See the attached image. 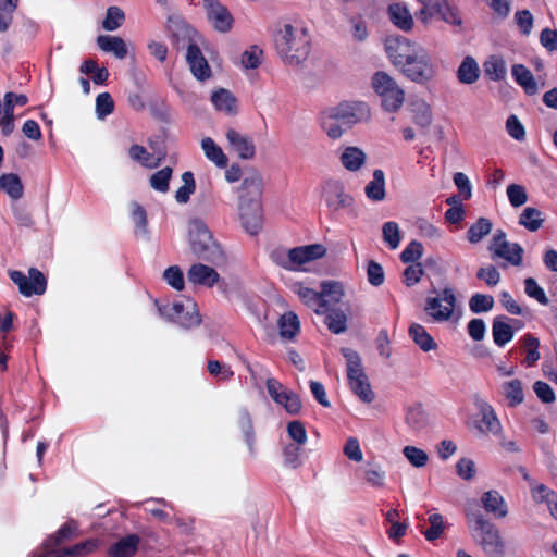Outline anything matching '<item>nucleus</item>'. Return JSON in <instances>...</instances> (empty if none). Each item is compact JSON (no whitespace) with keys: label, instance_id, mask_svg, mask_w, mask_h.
<instances>
[{"label":"nucleus","instance_id":"nucleus-1","mask_svg":"<svg viewBox=\"0 0 557 557\" xmlns=\"http://www.w3.org/2000/svg\"><path fill=\"white\" fill-rule=\"evenodd\" d=\"M262 177L258 172H249L239 189L237 218L244 231L256 235L262 227Z\"/></svg>","mask_w":557,"mask_h":557},{"label":"nucleus","instance_id":"nucleus-2","mask_svg":"<svg viewBox=\"0 0 557 557\" xmlns=\"http://www.w3.org/2000/svg\"><path fill=\"white\" fill-rule=\"evenodd\" d=\"M311 38L301 24H284L275 38L276 50L286 64L299 65L310 53Z\"/></svg>","mask_w":557,"mask_h":557},{"label":"nucleus","instance_id":"nucleus-3","mask_svg":"<svg viewBox=\"0 0 557 557\" xmlns=\"http://www.w3.org/2000/svg\"><path fill=\"white\" fill-rule=\"evenodd\" d=\"M168 28L178 40H188L186 61L193 76L199 82L209 81L212 76L211 67L198 47L199 36L196 30L185 23L180 16H171Z\"/></svg>","mask_w":557,"mask_h":557},{"label":"nucleus","instance_id":"nucleus-4","mask_svg":"<svg viewBox=\"0 0 557 557\" xmlns=\"http://www.w3.org/2000/svg\"><path fill=\"white\" fill-rule=\"evenodd\" d=\"M467 523L473 541L487 557H506V541L495 524L481 513L468 515Z\"/></svg>","mask_w":557,"mask_h":557},{"label":"nucleus","instance_id":"nucleus-5","mask_svg":"<svg viewBox=\"0 0 557 557\" xmlns=\"http://www.w3.org/2000/svg\"><path fill=\"white\" fill-rule=\"evenodd\" d=\"M423 312L433 323H457L461 318L456 294L450 287L426 297Z\"/></svg>","mask_w":557,"mask_h":557},{"label":"nucleus","instance_id":"nucleus-6","mask_svg":"<svg viewBox=\"0 0 557 557\" xmlns=\"http://www.w3.org/2000/svg\"><path fill=\"white\" fill-rule=\"evenodd\" d=\"M189 246L193 252L199 258L211 262H218L223 259V250L220 244L213 238L207 224L195 219L188 225Z\"/></svg>","mask_w":557,"mask_h":557},{"label":"nucleus","instance_id":"nucleus-7","mask_svg":"<svg viewBox=\"0 0 557 557\" xmlns=\"http://www.w3.org/2000/svg\"><path fill=\"white\" fill-rule=\"evenodd\" d=\"M371 87L381 98V106L386 112L395 113L405 102V91L388 73L380 71L371 78Z\"/></svg>","mask_w":557,"mask_h":557},{"label":"nucleus","instance_id":"nucleus-8","mask_svg":"<svg viewBox=\"0 0 557 557\" xmlns=\"http://www.w3.org/2000/svg\"><path fill=\"white\" fill-rule=\"evenodd\" d=\"M471 399L476 412L473 420L474 430L481 435L499 436L503 426L492 404L479 393L473 394Z\"/></svg>","mask_w":557,"mask_h":557},{"label":"nucleus","instance_id":"nucleus-9","mask_svg":"<svg viewBox=\"0 0 557 557\" xmlns=\"http://www.w3.org/2000/svg\"><path fill=\"white\" fill-rule=\"evenodd\" d=\"M409 81L426 85L431 83L436 75V66L428 52L421 46L417 52L399 70Z\"/></svg>","mask_w":557,"mask_h":557},{"label":"nucleus","instance_id":"nucleus-10","mask_svg":"<svg viewBox=\"0 0 557 557\" xmlns=\"http://www.w3.org/2000/svg\"><path fill=\"white\" fill-rule=\"evenodd\" d=\"M156 305L161 317L184 327L197 326L201 322L197 304L190 298H184L172 304L156 301Z\"/></svg>","mask_w":557,"mask_h":557},{"label":"nucleus","instance_id":"nucleus-11","mask_svg":"<svg viewBox=\"0 0 557 557\" xmlns=\"http://www.w3.org/2000/svg\"><path fill=\"white\" fill-rule=\"evenodd\" d=\"M318 191L321 200L331 212H338L354 205V197L346 190L344 183L339 180L330 178L324 181Z\"/></svg>","mask_w":557,"mask_h":557},{"label":"nucleus","instance_id":"nucleus-12","mask_svg":"<svg viewBox=\"0 0 557 557\" xmlns=\"http://www.w3.org/2000/svg\"><path fill=\"white\" fill-rule=\"evenodd\" d=\"M326 249L323 245L313 244L288 250L282 264L293 271H307L312 262L324 257Z\"/></svg>","mask_w":557,"mask_h":557},{"label":"nucleus","instance_id":"nucleus-13","mask_svg":"<svg viewBox=\"0 0 557 557\" xmlns=\"http://www.w3.org/2000/svg\"><path fill=\"white\" fill-rule=\"evenodd\" d=\"M421 46L416 40L400 35H391L384 40V50L388 60L399 70Z\"/></svg>","mask_w":557,"mask_h":557},{"label":"nucleus","instance_id":"nucleus-14","mask_svg":"<svg viewBox=\"0 0 557 557\" xmlns=\"http://www.w3.org/2000/svg\"><path fill=\"white\" fill-rule=\"evenodd\" d=\"M330 108L348 129L359 123L368 122L371 119V108L364 101L344 100L334 106H330Z\"/></svg>","mask_w":557,"mask_h":557},{"label":"nucleus","instance_id":"nucleus-15","mask_svg":"<svg viewBox=\"0 0 557 557\" xmlns=\"http://www.w3.org/2000/svg\"><path fill=\"white\" fill-rule=\"evenodd\" d=\"M265 387L272 400L289 414H298L302 408L299 396L277 380L269 377Z\"/></svg>","mask_w":557,"mask_h":557},{"label":"nucleus","instance_id":"nucleus-16","mask_svg":"<svg viewBox=\"0 0 557 557\" xmlns=\"http://www.w3.org/2000/svg\"><path fill=\"white\" fill-rule=\"evenodd\" d=\"M206 17L210 26L218 33H230L235 24L231 11L216 0H203Z\"/></svg>","mask_w":557,"mask_h":557},{"label":"nucleus","instance_id":"nucleus-17","mask_svg":"<svg viewBox=\"0 0 557 557\" xmlns=\"http://www.w3.org/2000/svg\"><path fill=\"white\" fill-rule=\"evenodd\" d=\"M420 9L416 15L423 26H429L435 17L453 23L454 14L447 0H417Z\"/></svg>","mask_w":557,"mask_h":557},{"label":"nucleus","instance_id":"nucleus-18","mask_svg":"<svg viewBox=\"0 0 557 557\" xmlns=\"http://www.w3.org/2000/svg\"><path fill=\"white\" fill-rule=\"evenodd\" d=\"M388 22L398 30L410 33L414 28V14L404 0L391 1L385 11Z\"/></svg>","mask_w":557,"mask_h":557},{"label":"nucleus","instance_id":"nucleus-19","mask_svg":"<svg viewBox=\"0 0 557 557\" xmlns=\"http://www.w3.org/2000/svg\"><path fill=\"white\" fill-rule=\"evenodd\" d=\"M10 277L18 286L21 294L26 297L41 295L46 290V278L36 269H30L27 276L20 271H12Z\"/></svg>","mask_w":557,"mask_h":557},{"label":"nucleus","instance_id":"nucleus-20","mask_svg":"<svg viewBox=\"0 0 557 557\" xmlns=\"http://www.w3.org/2000/svg\"><path fill=\"white\" fill-rule=\"evenodd\" d=\"M490 250L495 257L502 258L512 265H520L522 262V247L507 242L505 233L500 231L494 234Z\"/></svg>","mask_w":557,"mask_h":557},{"label":"nucleus","instance_id":"nucleus-21","mask_svg":"<svg viewBox=\"0 0 557 557\" xmlns=\"http://www.w3.org/2000/svg\"><path fill=\"white\" fill-rule=\"evenodd\" d=\"M318 124L323 134L332 141L339 140L348 131L334 111L326 107L318 115Z\"/></svg>","mask_w":557,"mask_h":557},{"label":"nucleus","instance_id":"nucleus-22","mask_svg":"<svg viewBox=\"0 0 557 557\" xmlns=\"http://www.w3.org/2000/svg\"><path fill=\"white\" fill-rule=\"evenodd\" d=\"M511 74L515 82L528 95H535L544 87V83L541 81V78L539 77L535 79L530 70L522 64L513 65L511 69Z\"/></svg>","mask_w":557,"mask_h":557},{"label":"nucleus","instance_id":"nucleus-23","mask_svg":"<svg viewBox=\"0 0 557 557\" xmlns=\"http://www.w3.org/2000/svg\"><path fill=\"white\" fill-rule=\"evenodd\" d=\"M225 136L231 149H233L240 159L247 160L253 158L256 148L250 137L235 129H228Z\"/></svg>","mask_w":557,"mask_h":557},{"label":"nucleus","instance_id":"nucleus-24","mask_svg":"<svg viewBox=\"0 0 557 557\" xmlns=\"http://www.w3.org/2000/svg\"><path fill=\"white\" fill-rule=\"evenodd\" d=\"M187 278L193 284L212 287L219 282L220 275L213 268L196 263L189 268Z\"/></svg>","mask_w":557,"mask_h":557},{"label":"nucleus","instance_id":"nucleus-25","mask_svg":"<svg viewBox=\"0 0 557 557\" xmlns=\"http://www.w3.org/2000/svg\"><path fill=\"white\" fill-rule=\"evenodd\" d=\"M364 194L372 202H382L386 198V178L385 173L381 169H376L372 173V178L364 186Z\"/></svg>","mask_w":557,"mask_h":557},{"label":"nucleus","instance_id":"nucleus-26","mask_svg":"<svg viewBox=\"0 0 557 557\" xmlns=\"http://www.w3.org/2000/svg\"><path fill=\"white\" fill-rule=\"evenodd\" d=\"M294 292L298 295L300 300L311 308L317 314H324L326 309L324 308V300L321 297V293L310 288L302 283H296L294 285Z\"/></svg>","mask_w":557,"mask_h":557},{"label":"nucleus","instance_id":"nucleus-27","mask_svg":"<svg viewBox=\"0 0 557 557\" xmlns=\"http://www.w3.org/2000/svg\"><path fill=\"white\" fill-rule=\"evenodd\" d=\"M366 484L373 488H384L387 482V472L379 461H368L362 471Z\"/></svg>","mask_w":557,"mask_h":557},{"label":"nucleus","instance_id":"nucleus-28","mask_svg":"<svg viewBox=\"0 0 557 557\" xmlns=\"http://www.w3.org/2000/svg\"><path fill=\"white\" fill-rule=\"evenodd\" d=\"M97 45L100 50L112 53L116 59L123 60L127 57V44L119 36L100 35L97 37Z\"/></svg>","mask_w":557,"mask_h":557},{"label":"nucleus","instance_id":"nucleus-29","mask_svg":"<svg viewBox=\"0 0 557 557\" xmlns=\"http://www.w3.org/2000/svg\"><path fill=\"white\" fill-rule=\"evenodd\" d=\"M342 165L349 172H357L367 162V153L359 147H345L339 157Z\"/></svg>","mask_w":557,"mask_h":557},{"label":"nucleus","instance_id":"nucleus-30","mask_svg":"<svg viewBox=\"0 0 557 557\" xmlns=\"http://www.w3.org/2000/svg\"><path fill=\"white\" fill-rule=\"evenodd\" d=\"M139 545V537L135 534L126 535L112 543L108 549L109 557H133Z\"/></svg>","mask_w":557,"mask_h":557},{"label":"nucleus","instance_id":"nucleus-31","mask_svg":"<svg viewBox=\"0 0 557 557\" xmlns=\"http://www.w3.org/2000/svg\"><path fill=\"white\" fill-rule=\"evenodd\" d=\"M200 147L207 160L213 163L216 168L225 169L227 166V156L211 137H202L200 140Z\"/></svg>","mask_w":557,"mask_h":557},{"label":"nucleus","instance_id":"nucleus-32","mask_svg":"<svg viewBox=\"0 0 557 557\" xmlns=\"http://www.w3.org/2000/svg\"><path fill=\"white\" fill-rule=\"evenodd\" d=\"M211 103L216 111L225 115H234L237 112V100L226 89L214 90L211 94Z\"/></svg>","mask_w":557,"mask_h":557},{"label":"nucleus","instance_id":"nucleus-33","mask_svg":"<svg viewBox=\"0 0 557 557\" xmlns=\"http://www.w3.org/2000/svg\"><path fill=\"white\" fill-rule=\"evenodd\" d=\"M408 332L410 338L422 351L429 352L437 349V343L423 325L412 323Z\"/></svg>","mask_w":557,"mask_h":557},{"label":"nucleus","instance_id":"nucleus-34","mask_svg":"<svg viewBox=\"0 0 557 557\" xmlns=\"http://www.w3.org/2000/svg\"><path fill=\"white\" fill-rule=\"evenodd\" d=\"M263 61V50L258 46L246 48L235 61V65L242 71L257 70Z\"/></svg>","mask_w":557,"mask_h":557},{"label":"nucleus","instance_id":"nucleus-35","mask_svg":"<svg viewBox=\"0 0 557 557\" xmlns=\"http://www.w3.org/2000/svg\"><path fill=\"white\" fill-rule=\"evenodd\" d=\"M480 73L478 61L473 57L467 55L457 69V78L461 84L471 85L480 78Z\"/></svg>","mask_w":557,"mask_h":557},{"label":"nucleus","instance_id":"nucleus-36","mask_svg":"<svg viewBox=\"0 0 557 557\" xmlns=\"http://www.w3.org/2000/svg\"><path fill=\"white\" fill-rule=\"evenodd\" d=\"M484 509L495 518H505L508 513L503 496L496 491L485 492L481 497Z\"/></svg>","mask_w":557,"mask_h":557},{"label":"nucleus","instance_id":"nucleus-37","mask_svg":"<svg viewBox=\"0 0 557 557\" xmlns=\"http://www.w3.org/2000/svg\"><path fill=\"white\" fill-rule=\"evenodd\" d=\"M513 329L508 323V319L504 315L496 317L492 325V336L495 345L504 347L513 338Z\"/></svg>","mask_w":557,"mask_h":557},{"label":"nucleus","instance_id":"nucleus-38","mask_svg":"<svg viewBox=\"0 0 557 557\" xmlns=\"http://www.w3.org/2000/svg\"><path fill=\"white\" fill-rule=\"evenodd\" d=\"M280 336L285 339L294 338L300 331V321L296 313L287 311L277 320Z\"/></svg>","mask_w":557,"mask_h":557},{"label":"nucleus","instance_id":"nucleus-39","mask_svg":"<svg viewBox=\"0 0 557 557\" xmlns=\"http://www.w3.org/2000/svg\"><path fill=\"white\" fill-rule=\"evenodd\" d=\"M502 389L508 406L516 407L524 401V389L520 380L513 379L504 382Z\"/></svg>","mask_w":557,"mask_h":557},{"label":"nucleus","instance_id":"nucleus-40","mask_svg":"<svg viewBox=\"0 0 557 557\" xmlns=\"http://www.w3.org/2000/svg\"><path fill=\"white\" fill-rule=\"evenodd\" d=\"M355 395L363 403L370 404L374 399V392L371 388L366 373L348 379Z\"/></svg>","mask_w":557,"mask_h":557},{"label":"nucleus","instance_id":"nucleus-41","mask_svg":"<svg viewBox=\"0 0 557 557\" xmlns=\"http://www.w3.org/2000/svg\"><path fill=\"white\" fill-rule=\"evenodd\" d=\"M0 189L12 200H18L23 196V184L18 175L7 173L0 176Z\"/></svg>","mask_w":557,"mask_h":557},{"label":"nucleus","instance_id":"nucleus-42","mask_svg":"<svg viewBox=\"0 0 557 557\" xmlns=\"http://www.w3.org/2000/svg\"><path fill=\"white\" fill-rule=\"evenodd\" d=\"M428 523L430 527L422 532L428 542H434L441 539L447 529L445 518L438 512L430 513Z\"/></svg>","mask_w":557,"mask_h":557},{"label":"nucleus","instance_id":"nucleus-43","mask_svg":"<svg viewBox=\"0 0 557 557\" xmlns=\"http://www.w3.org/2000/svg\"><path fill=\"white\" fill-rule=\"evenodd\" d=\"M521 343L525 354L523 363L527 367H533L541 359V354L539 350L540 341L532 334H525L521 338Z\"/></svg>","mask_w":557,"mask_h":557},{"label":"nucleus","instance_id":"nucleus-44","mask_svg":"<svg viewBox=\"0 0 557 557\" xmlns=\"http://www.w3.org/2000/svg\"><path fill=\"white\" fill-rule=\"evenodd\" d=\"M382 238L384 244L392 250H396L403 239L399 224L395 221L385 222L382 225Z\"/></svg>","mask_w":557,"mask_h":557},{"label":"nucleus","instance_id":"nucleus-45","mask_svg":"<svg viewBox=\"0 0 557 557\" xmlns=\"http://www.w3.org/2000/svg\"><path fill=\"white\" fill-rule=\"evenodd\" d=\"M401 453L409 465L418 469L424 468L430 460L429 454L414 445L404 446Z\"/></svg>","mask_w":557,"mask_h":557},{"label":"nucleus","instance_id":"nucleus-46","mask_svg":"<svg viewBox=\"0 0 557 557\" xmlns=\"http://www.w3.org/2000/svg\"><path fill=\"white\" fill-rule=\"evenodd\" d=\"M182 185L175 191V200L180 205H185L189 201L190 196L195 193L196 183L191 172H184L181 176Z\"/></svg>","mask_w":557,"mask_h":557},{"label":"nucleus","instance_id":"nucleus-47","mask_svg":"<svg viewBox=\"0 0 557 557\" xmlns=\"http://www.w3.org/2000/svg\"><path fill=\"white\" fill-rule=\"evenodd\" d=\"M483 66L486 76L495 82L504 79L507 74L506 62L499 57H490Z\"/></svg>","mask_w":557,"mask_h":557},{"label":"nucleus","instance_id":"nucleus-48","mask_svg":"<svg viewBox=\"0 0 557 557\" xmlns=\"http://www.w3.org/2000/svg\"><path fill=\"white\" fill-rule=\"evenodd\" d=\"M347 321V313L341 308L330 310L325 318L329 330L335 334H341L346 331Z\"/></svg>","mask_w":557,"mask_h":557},{"label":"nucleus","instance_id":"nucleus-49","mask_svg":"<svg viewBox=\"0 0 557 557\" xmlns=\"http://www.w3.org/2000/svg\"><path fill=\"white\" fill-rule=\"evenodd\" d=\"M345 296V287L339 282L329 281L323 282L321 285V297L324 300V305L330 302H341Z\"/></svg>","mask_w":557,"mask_h":557},{"label":"nucleus","instance_id":"nucleus-50","mask_svg":"<svg viewBox=\"0 0 557 557\" xmlns=\"http://www.w3.org/2000/svg\"><path fill=\"white\" fill-rule=\"evenodd\" d=\"M492 231V223L490 220L485 218H480L475 223H473L468 232L467 238L471 244L480 243L486 235H488Z\"/></svg>","mask_w":557,"mask_h":557},{"label":"nucleus","instance_id":"nucleus-51","mask_svg":"<svg viewBox=\"0 0 557 557\" xmlns=\"http://www.w3.org/2000/svg\"><path fill=\"white\" fill-rule=\"evenodd\" d=\"M412 113L414 123L421 128H428L432 123V110L425 101L412 103Z\"/></svg>","mask_w":557,"mask_h":557},{"label":"nucleus","instance_id":"nucleus-52","mask_svg":"<svg viewBox=\"0 0 557 557\" xmlns=\"http://www.w3.org/2000/svg\"><path fill=\"white\" fill-rule=\"evenodd\" d=\"M129 157L132 160L138 162L146 168H157L160 164V159L149 153L143 146L133 145L129 148Z\"/></svg>","mask_w":557,"mask_h":557},{"label":"nucleus","instance_id":"nucleus-53","mask_svg":"<svg viewBox=\"0 0 557 557\" xmlns=\"http://www.w3.org/2000/svg\"><path fill=\"white\" fill-rule=\"evenodd\" d=\"M237 423L243 432L249 453L255 455V434L249 414L246 411H240L237 417Z\"/></svg>","mask_w":557,"mask_h":557},{"label":"nucleus","instance_id":"nucleus-54","mask_svg":"<svg viewBox=\"0 0 557 557\" xmlns=\"http://www.w3.org/2000/svg\"><path fill=\"white\" fill-rule=\"evenodd\" d=\"M342 354L346 359L348 379L364 373L360 356L350 348H343Z\"/></svg>","mask_w":557,"mask_h":557},{"label":"nucleus","instance_id":"nucleus-55","mask_svg":"<svg viewBox=\"0 0 557 557\" xmlns=\"http://www.w3.org/2000/svg\"><path fill=\"white\" fill-rule=\"evenodd\" d=\"M542 213L535 208H525L519 219V223L531 232L537 231L543 223Z\"/></svg>","mask_w":557,"mask_h":557},{"label":"nucleus","instance_id":"nucleus-56","mask_svg":"<svg viewBox=\"0 0 557 557\" xmlns=\"http://www.w3.org/2000/svg\"><path fill=\"white\" fill-rule=\"evenodd\" d=\"M125 21V14L119 7H110L102 21V27L108 32L116 30Z\"/></svg>","mask_w":557,"mask_h":557},{"label":"nucleus","instance_id":"nucleus-57","mask_svg":"<svg viewBox=\"0 0 557 557\" xmlns=\"http://www.w3.org/2000/svg\"><path fill=\"white\" fill-rule=\"evenodd\" d=\"M172 177V169L170 166H165L157 172H154L150 178L149 183L151 188L157 191L165 193L169 189V182Z\"/></svg>","mask_w":557,"mask_h":557},{"label":"nucleus","instance_id":"nucleus-58","mask_svg":"<svg viewBox=\"0 0 557 557\" xmlns=\"http://www.w3.org/2000/svg\"><path fill=\"white\" fill-rule=\"evenodd\" d=\"M114 101L109 92L98 95L95 103V112L99 120H103L113 112Z\"/></svg>","mask_w":557,"mask_h":557},{"label":"nucleus","instance_id":"nucleus-59","mask_svg":"<svg viewBox=\"0 0 557 557\" xmlns=\"http://www.w3.org/2000/svg\"><path fill=\"white\" fill-rule=\"evenodd\" d=\"M165 283L174 288L175 290H183L185 286L184 275L182 270L177 265L169 267L162 274Z\"/></svg>","mask_w":557,"mask_h":557},{"label":"nucleus","instance_id":"nucleus-60","mask_svg":"<svg viewBox=\"0 0 557 557\" xmlns=\"http://www.w3.org/2000/svg\"><path fill=\"white\" fill-rule=\"evenodd\" d=\"M494 306V298L485 294H474L469 300V308L473 313L490 311Z\"/></svg>","mask_w":557,"mask_h":557},{"label":"nucleus","instance_id":"nucleus-61","mask_svg":"<svg viewBox=\"0 0 557 557\" xmlns=\"http://www.w3.org/2000/svg\"><path fill=\"white\" fill-rule=\"evenodd\" d=\"M418 230L420 236L429 240L437 242L444 236L443 230L428 220H419Z\"/></svg>","mask_w":557,"mask_h":557},{"label":"nucleus","instance_id":"nucleus-62","mask_svg":"<svg viewBox=\"0 0 557 557\" xmlns=\"http://www.w3.org/2000/svg\"><path fill=\"white\" fill-rule=\"evenodd\" d=\"M510 205L515 208L523 206L528 201L525 188L519 184H510L506 190Z\"/></svg>","mask_w":557,"mask_h":557},{"label":"nucleus","instance_id":"nucleus-63","mask_svg":"<svg viewBox=\"0 0 557 557\" xmlns=\"http://www.w3.org/2000/svg\"><path fill=\"white\" fill-rule=\"evenodd\" d=\"M423 256V246L418 240H411L400 253L404 263H418L417 261Z\"/></svg>","mask_w":557,"mask_h":557},{"label":"nucleus","instance_id":"nucleus-64","mask_svg":"<svg viewBox=\"0 0 557 557\" xmlns=\"http://www.w3.org/2000/svg\"><path fill=\"white\" fill-rule=\"evenodd\" d=\"M515 23L523 36H529L533 28V15L528 10L517 11L513 15Z\"/></svg>","mask_w":557,"mask_h":557}]
</instances>
